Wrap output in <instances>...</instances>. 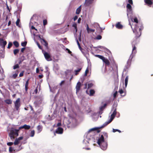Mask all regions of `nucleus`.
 Segmentation results:
<instances>
[{"instance_id": "nucleus-51", "label": "nucleus", "mask_w": 153, "mask_h": 153, "mask_svg": "<svg viewBox=\"0 0 153 153\" xmlns=\"http://www.w3.org/2000/svg\"><path fill=\"white\" fill-rule=\"evenodd\" d=\"M78 19V16H75L73 18L74 21H75Z\"/></svg>"}, {"instance_id": "nucleus-36", "label": "nucleus", "mask_w": 153, "mask_h": 153, "mask_svg": "<svg viewBox=\"0 0 153 153\" xmlns=\"http://www.w3.org/2000/svg\"><path fill=\"white\" fill-rule=\"evenodd\" d=\"M19 52V49H15L13 50V53L14 55H16Z\"/></svg>"}, {"instance_id": "nucleus-39", "label": "nucleus", "mask_w": 153, "mask_h": 153, "mask_svg": "<svg viewBox=\"0 0 153 153\" xmlns=\"http://www.w3.org/2000/svg\"><path fill=\"white\" fill-rule=\"evenodd\" d=\"M27 44V42L26 41H25L24 42H22L21 43V45L23 47H25Z\"/></svg>"}, {"instance_id": "nucleus-14", "label": "nucleus", "mask_w": 153, "mask_h": 153, "mask_svg": "<svg viewBox=\"0 0 153 153\" xmlns=\"http://www.w3.org/2000/svg\"><path fill=\"white\" fill-rule=\"evenodd\" d=\"M126 8L128 12V13L129 14V13L132 10V7L130 4H128L127 5ZM127 14L128 15V14Z\"/></svg>"}, {"instance_id": "nucleus-52", "label": "nucleus", "mask_w": 153, "mask_h": 153, "mask_svg": "<svg viewBox=\"0 0 153 153\" xmlns=\"http://www.w3.org/2000/svg\"><path fill=\"white\" fill-rule=\"evenodd\" d=\"M128 2L129 3V4H133V1L132 0H128Z\"/></svg>"}, {"instance_id": "nucleus-56", "label": "nucleus", "mask_w": 153, "mask_h": 153, "mask_svg": "<svg viewBox=\"0 0 153 153\" xmlns=\"http://www.w3.org/2000/svg\"><path fill=\"white\" fill-rule=\"evenodd\" d=\"M31 28L32 29H34L36 30L37 31V29H36L35 27L33 26H32L31 27Z\"/></svg>"}, {"instance_id": "nucleus-4", "label": "nucleus", "mask_w": 153, "mask_h": 153, "mask_svg": "<svg viewBox=\"0 0 153 153\" xmlns=\"http://www.w3.org/2000/svg\"><path fill=\"white\" fill-rule=\"evenodd\" d=\"M116 110L117 109L116 108H115L112 114L111 115V117L110 120L108 122H105L103 124V125L101 127V128H103L106 126L112 121L117 114Z\"/></svg>"}, {"instance_id": "nucleus-16", "label": "nucleus", "mask_w": 153, "mask_h": 153, "mask_svg": "<svg viewBox=\"0 0 153 153\" xmlns=\"http://www.w3.org/2000/svg\"><path fill=\"white\" fill-rule=\"evenodd\" d=\"M94 0H85V4L86 6H88L92 4Z\"/></svg>"}, {"instance_id": "nucleus-43", "label": "nucleus", "mask_w": 153, "mask_h": 153, "mask_svg": "<svg viewBox=\"0 0 153 153\" xmlns=\"http://www.w3.org/2000/svg\"><path fill=\"white\" fill-rule=\"evenodd\" d=\"M43 24L44 26H45L47 24V19H44L43 20Z\"/></svg>"}, {"instance_id": "nucleus-12", "label": "nucleus", "mask_w": 153, "mask_h": 153, "mask_svg": "<svg viewBox=\"0 0 153 153\" xmlns=\"http://www.w3.org/2000/svg\"><path fill=\"white\" fill-rule=\"evenodd\" d=\"M63 129L61 127H58L56 130L55 133L58 134H62L63 132Z\"/></svg>"}, {"instance_id": "nucleus-34", "label": "nucleus", "mask_w": 153, "mask_h": 153, "mask_svg": "<svg viewBox=\"0 0 153 153\" xmlns=\"http://www.w3.org/2000/svg\"><path fill=\"white\" fill-rule=\"evenodd\" d=\"M20 22V19H17V20L16 22V24L17 26L19 27H20V25L19 24Z\"/></svg>"}, {"instance_id": "nucleus-8", "label": "nucleus", "mask_w": 153, "mask_h": 153, "mask_svg": "<svg viewBox=\"0 0 153 153\" xmlns=\"http://www.w3.org/2000/svg\"><path fill=\"white\" fill-rule=\"evenodd\" d=\"M7 44V42L6 41H4L3 39H0V45L2 48H5Z\"/></svg>"}, {"instance_id": "nucleus-45", "label": "nucleus", "mask_w": 153, "mask_h": 153, "mask_svg": "<svg viewBox=\"0 0 153 153\" xmlns=\"http://www.w3.org/2000/svg\"><path fill=\"white\" fill-rule=\"evenodd\" d=\"M119 92L120 94H122L124 92L123 90L122 89H120L119 91Z\"/></svg>"}, {"instance_id": "nucleus-11", "label": "nucleus", "mask_w": 153, "mask_h": 153, "mask_svg": "<svg viewBox=\"0 0 153 153\" xmlns=\"http://www.w3.org/2000/svg\"><path fill=\"white\" fill-rule=\"evenodd\" d=\"M102 61L105 63V68L106 66H109L110 62L107 59L104 57Z\"/></svg>"}, {"instance_id": "nucleus-19", "label": "nucleus", "mask_w": 153, "mask_h": 153, "mask_svg": "<svg viewBox=\"0 0 153 153\" xmlns=\"http://www.w3.org/2000/svg\"><path fill=\"white\" fill-rule=\"evenodd\" d=\"M29 79H28L26 81L25 84V90L26 91H27L28 89V85H29Z\"/></svg>"}, {"instance_id": "nucleus-35", "label": "nucleus", "mask_w": 153, "mask_h": 153, "mask_svg": "<svg viewBox=\"0 0 153 153\" xmlns=\"http://www.w3.org/2000/svg\"><path fill=\"white\" fill-rule=\"evenodd\" d=\"M72 27L74 28L76 30V32L77 30L76 24L75 23H73L72 25Z\"/></svg>"}, {"instance_id": "nucleus-7", "label": "nucleus", "mask_w": 153, "mask_h": 153, "mask_svg": "<svg viewBox=\"0 0 153 153\" xmlns=\"http://www.w3.org/2000/svg\"><path fill=\"white\" fill-rule=\"evenodd\" d=\"M38 37L40 40L41 42L44 45L46 48H48V43L43 38H42L40 35L38 36Z\"/></svg>"}, {"instance_id": "nucleus-29", "label": "nucleus", "mask_w": 153, "mask_h": 153, "mask_svg": "<svg viewBox=\"0 0 153 153\" xmlns=\"http://www.w3.org/2000/svg\"><path fill=\"white\" fill-rule=\"evenodd\" d=\"M16 150V149H14V148H13L11 147H10L9 148V151L10 153H12L13 151H15Z\"/></svg>"}, {"instance_id": "nucleus-49", "label": "nucleus", "mask_w": 153, "mask_h": 153, "mask_svg": "<svg viewBox=\"0 0 153 153\" xmlns=\"http://www.w3.org/2000/svg\"><path fill=\"white\" fill-rule=\"evenodd\" d=\"M88 72V68H87L85 71V76H86L87 75V74Z\"/></svg>"}, {"instance_id": "nucleus-63", "label": "nucleus", "mask_w": 153, "mask_h": 153, "mask_svg": "<svg viewBox=\"0 0 153 153\" xmlns=\"http://www.w3.org/2000/svg\"><path fill=\"white\" fill-rule=\"evenodd\" d=\"M30 109H31V111H33V108L32 106L31 105H30Z\"/></svg>"}, {"instance_id": "nucleus-24", "label": "nucleus", "mask_w": 153, "mask_h": 153, "mask_svg": "<svg viewBox=\"0 0 153 153\" xmlns=\"http://www.w3.org/2000/svg\"><path fill=\"white\" fill-rule=\"evenodd\" d=\"M81 11V6H79L78 8H77L76 11V14H79L80 13Z\"/></svg>"}, {"instance_id": "nucleus-20", "label": "nucleus", "mask_w": 153, "mask_h": 153, "mask_svg": "<svg viewBox=\"0 0 153 153\" xmlns=\"http://www.w3.org/2000/svg\"><path fill=\"white\" fill-rule=\"evenodd\" d=\"M25 57L24 56H22L21 58H19V64H20L22 63V62L25 60Z\"/></svg>"}, {"instance_id": "nucleus-50", "label": "nucleus", "mask_w": 153, "mask_h": 153, "mask_svg": "<svg viewBox=\"0 0 153 153\" xmlns=\"http://www.w3.org/2000/svg\"><path fill=\"white\" fill-rule=\"evenodd\" d=\"M25 48H21V51L22 53H23L24 52V51L25 50Z\"/></svg>"}, {"instance_id": "nucleus-33", "label": "nucleus", "mask_w": 153, "mask_h": 153, "mask_svg": "<svg viewBox=\"0 0 153 153\" xmlns=\"http://www.w3.org/2000/svg\"><path fill=\"white\" fill-rule=\"evenodd\" d=\"M35 131L34 130L31 131L30 134V136L31 137H33L34 136Z\"/></svg>"}, {"instance_id": "nucleus-55", "label": "nucleus", "mask_w": 153, "mask_h": 153, "mask_svg": "<svg viewBox=\"0 0 153 153\" xmlns=\"http://www.w3.org/2000/svg\"><path fill=\"white\" fill-rule=\"evenodd\" d=\"M133 53H132L130 56V57L129 58V59H131L133 58Z\"/></svg>"}, {"instance_id": "nucleus-46", "label": "nucleus", "mask_w": 153, "mask_h": 153, "mask_svg": "<svg viewBox=\"0 0 153 153\" xmlns=\"http://www.w3.org/2000/svg\"><path fill=\"white\" fill-rule=\"evenodd\" d=\"M18 74H15L13 75V78L15 79L17 76Z\"/></svg>"}, {"instance_id": "nucleus-48", "label": "nucleus", "mask_w": 153, "mask_h": 153, "mask_svg": "<svg viewBox=\"0 0 153 153\" xmlns=\"http://www.w3.org/2000/svg\"><path fill=\"white\" fill-rule=\"evenodd\" d=\"M13 144V142H8L7 143V144L8 146H11Z\"/></svg>"}, {"instance_id": "nucleus-64", "label": "nucleus", "mask_w": 153, "mask_h": 153, "mask_svg": "<svg viewBox=\"0 0 153 153\" xmlns=\"http://www.w3.org/2000/svg\"><path fill=\"white\" fill-rule=\"evenodd\" d=\"M39 70L38 68H37L36 69V73H39Z\"/></svg>"}, {"instance_id": "nucleus-30", "label": "nucleus", "mask_w": 153, "mask_h": 153, "mask_svg": "<svg viewBox=\"0 0 153 153\" xmlns=\"http://www.w3.org/2000/svg\"><path fill=\"white\" fill-rule=\"evenodd\" d=\"M82 69L81 68H79L77 70H75L74 72H75V74L77 75L78 73Z\"/></svg>"}, {"instance_id": "nucleus-1", "label": "nucleus", "mask_w": 153, "mask_h": 153, "mask_svg": "<svg viewBox=\"0 0 153 153\" xmlns=\"http://www.w3.org/2000/svg\"><path fill=\"white\" fill-rule=\"evenodd\" d=\"M134 22L137 23L135 25L134 35L136 38L139 37L141 34V30L143 29V27L141 22L139 21L136 17H134Z\"/></svg>"}, {"instance_id": "nucleus-40", "label": "nucleus", "mask_w": 153, "mask_h": 153, "mask_svg": "<svg viewBox=\"0 0 153 153\" xmlns=\"http://www.w3.org/2000/svg\"><path fill=\"white\" fill-rule=\"evenodd\" d=\"M36 44L39 47V48L41 50H43L42 49V47L40 45L39 43L38 42H36Z\"/></svg>"}, {"instance_id": "nucleus-26", "label": "nucleus", "mask_w": 153, "mask_h": 153, "mask_svg": "<svg viewBox=\"0 0 153 153\" xmlns=\"http://www.w3.org/2000/svg\"><path fill=\"white\" fill-rule=\"evenodd\" d=\"M13 44L16 48L18 47L19 46V44L18 42L16 41H14L13 42Z\"/></svg>"}, {"instance_id": "nucleus-59", "label": "nucleus", "mask_w": 153, "mask_h": 153, "mask_svg": "<svg viewBox=\"0 0 153 153\" xmlns=\"http://www.w3.org/2000/svg\"><path fill=\"white\" fill-rule=\"evenodd\" d=\"M81 20V19L80 18H79L78 19V23H80Z\"/></svg>"}, {"instance_id": "nucleus-53", "label": "nucleus", "mask_w": 153, "mask_h": 153, "mask_svg": "<svg viewBox=\"0 0 153 153\" xmlns=\"http://www.w3.org/2000/svg\"><path fill=\"white\" fill-rule=\"evenodd\" d=\"M23 138L22 137H20L17 138V139L19 141L20 140H22Z\"/></svg>"}, {"instance_id": "nucleus-38", "label": "nucleus", "mask_w": 153, "mask_h": 153, "mask_svg": "<svg viewBox=\"0 0 153 153\" xmlns=\"http://www.w3.org/2000/svg\"><path fill=\"white\" fill-rule=\"evenodd\" d=\"M102 38V36L100 35H98L95 38V39L97 40H100Z\"/></svg>"}, {"instance_id": "nucleus-15", "label": "nucleus", "mask_w": 153, "mask_h": 153, "mask_svg": "<svg viewBox=\"0 0 153 153\" xmlns=\"http://www.w3.org/2000/svg\"><path fill=\"white\" fill-rule=\"evenodd\" d=\"M144 1L145 3L150 7L153 4L152 1L151 0H144Z\"/></svg>"}, {"instance_id": "nucleus-17", "label": "nucleus", "mask_w": 153, "mask_h": 153, "mask_svg": "<svg viewBox=\"0 0 153 153\" xmlns=\"http://www.w3.org/2000/svg\"><path fill=\"white\" fill-rule=\"evenodd\" d=\"M100 128H91L90 129L89 131H88V133H90V132L92 131H97V132L98 133H99L100 132V131L99 130V129H100Z\"/></svg>"}, {"instance_id": "nucleus-47", "label": "nucleus", "mask_w": 153, "mask_h": 153, "mask_svg": "<svg viewBox=\"0 0 153 153\" xmlns=\"http://www.w3.org/2000/svg\"><path fill=\"white\" fill-rule=\"evenodd\" d=\"M117 91H116L113 94V96L114 98H115L116 97L117 95Z\"/></svg>"}, {"instance_id": "nucleus-22", "label": "nucleus", "mask_w": 153, "mask_h": 153, "mask_svg": "<svg viewBox=\"0 0 153 153\" xmlns=\"http://www.w3.org/2000/svg\"><path fill=\"white\" fill-rule=\"evenodd\" d=\"M37 129L38 131V133H39L42 130V127L41 126L39 125L37 127Z\"/></svg>"}, {"instance_id": "nucleus-54", "label": "nucleus", "mask_w": 153, "mask_h": 153, "mask_svg": "<svg viewBox=\"0 0 153 153\" xmlns=\"http://www.w3.org/2000/svg\"><path fill=\"white\" fill-rule=\"evenodd\" d=\"M66 50L68 51V52L70 54H71L72 53V52L68 49L67 48Z\"/></svg>"}, {"instance_id": "nucleus-31", "label": "nucleus", "mask_w": 153, "mask_h": 153, "mask_svg": "<svg viewBox=\"0 0 153 153\" xmlns=\"http://www.w3.org/2000/svg\"><path fill=\"white\" fill-rule=\"evenodd\" d=\"M107 105V104L106 103L103 106H101L100 108V110L101 111H102L104 108H105Z\"/></svg>"}, {"instance_id": "nucleus-62", "label": "nucleus", "mask_w": 153, "mask_h": 153, "mask_svg": "<svg viewBox=\"0 0 153 153\" xmlns=\"http://www.w3.org/2000/svg\"><path fill=\"white\" fill-rule=\"evenodd\" d=\"M61 123H58L57 124V126H61Z\"/></svg>"}, {"instance_id": "nucleus-10", "label": "nucleus", "mask_w": 153, "mask_h": 153, "mask_svg": "<svg viewBox=\"0 0 153 153\" xmlns=\"http://www.w3.org/2000/svg\"><path fill=\"white\" fill-rule=\"evenodd\" d=\"M81 86V82H78L76 85V93H77L79 92L80 91V88Z\"/></svg>"}, {"instance_id": "nucleus-23", "label": "nucleus", "mask_w": 153, "mask_h": 153, "mask_svg": "<svg viewBox=\"0 0 153 153\" xmlns=\"http://www.w3.org/2000/svg\"><path fill=\"white\" fill-rule=\"evenodd\" d=\"M101 135H103V137H105V140L106 139H107L108 137V134L107 133L105 132H103V134Z\"/></svg>"}, {"instance_id": "nucleus-61", "label": "nucleus", "mask_w": 153, "mask_h": 153, "mask_svg": "<svg viewBox=\"0 0 153 153\" xmlns=\"http://www.w3.org/2000/svg\"><path fill=\"white\" fill-rule=\"evenodd\" d=\"M43 76V75H39V77L40 79L42 78Z\"/></svg>"}, {"instance_id": "nucleus-60", "label": "nucleus", "mask_w": 153, "mask_h": 153, "mask_svg": "<svg viewBox=\"0 0 153 153\" xmlns=\"http://www.w3.org/2000/svg\"><path fill=\"white\" fill-rule=\"evenodd\" d=\"M34 92L35 93V94H36L38 92V89L37 88H36V89L34 91Z\"/></svg>"}, {"instance_id": "nucleus-13", "label": "nucleus", "mask_w": 153, "mask_h": 153, "mask_svg": "<svg viewBox=\"0 0 153 153\" xmlns=\"http://www.w3.org/2000/svg\"><path fill=\"white\" fill-rule=\"evenodd\" d=\"M30 126L29 125H27L26 124L23 126H21L19 128V130L22 128H24L25 129L28 130L30 129Z\"/></svg>"}, {"instance_id": "nucleus-21", "label": "nucleus", "mask_w": 153, "mask_h": 153, "mask_svg": "<svg viewBox=\"0 0 153 153\" xmlns=\"http://www.w3.org/2000/svg\"><path fill=\"white\" fill-rule=\"evenodd\" d=\"M87 31L88 33H89L90 32H94L95 31V30L90 29L89 28L88 25H87Z\"/></svg>"}, {"instance_id": "nucleus-18", "label": "nucleus", "mask_w": 153, "mask_h": 153, "mask_svg": "<svg viewBox=\"0 0 153 153\" xmlns=\"http://www.w3.org/2000/svg\"><path fill=\"white\" fill-rule=\"evenodd\" d=\"M116 27L117 28L119 29H121L123 27V25L120 23V22H118L116 25Z\"/></svg>"}, {"instance_id": "nucleus-37", "label": "nucleus", "mask_w": 153, "mask_h": 153, "mask_svg": "<svg viewBox=\"0 0 153 153\" xmlns=\"http://www.w3.org/2000/svg\"><path fill=\"white\" fill-rule=\"evenodd\" d=\"M19 143V141L17 139H16L14 143V144L15 145H18Z\"/></svg>"}, {"instance_id": "nucleus-44", "label": "nucleus", "mask_w": 153, "mask_h": 153, "mask_svg": "<svg viewBox=\"0 0 153 153\" xmlns=\"http://www.w3.org/2000/svg\"><path fill=\"white\" fill-rule=\"evenodd\" d=\"M24 71H22V72H21L19 74V77H22L23 76L24 73Z\"/></svg>"}, {"instance_id": "nucleus-27", "label": "nucleus", "mask_w": 153, "mask_h": 153, "mask_svg": "<svg viewBox=\"0 0 153 153\" xmlns=\"http://www.w3.org/2000/svg\"><path fill=\"white\" fill-rule=\"evenodd\" d=\"M94 56L96 57L99 58L100 59H102V60L105 57H104L99 55H94Z\"/></svg>"}, {"instance_id": "nucleus-2", "label": "nucleus", "mask_w": 153, "mask_h": 153, "mask_svg": "<svg viewBox=\"0 0 153 153\" xmlns=\"http://www.w3.org/2000/svg\"><path fill=\"white\" fill-rule=\"evenodd\" d=\"M97 143L103 150H105L106 149L108 145L107 143L104 139L103 135H101L99 138L97 140Z\"/></svg>"}, {"instance_id": "nucleus-5", "label": "nucleus", "mask_w": 153, "mask_h": 153, "mask_svg": "<svg viewBox=\"0 0 153 153\" xmlns=\"http://www.w3.org/2000/svg\"><path fill=\"white\" fill-rule=\"evenodd\" d=\"M15 107L16 110L19 111V107L21 105L20 103V99L18 98L14 102Z\"/></svg>"}, {"instance_id": "nucleus-25", "label": "nucleus", "mask_w": 153, "mask_h": 153, "mask_svg": "<svg viewBox=\"0 0 153 153\" xmlns=\"http://www.w3.org/2000/svg\"><path fill=\"white\" fill-rule=\"evenodd\" d=\"M5 102L8 104H11L12 103V101L10 99H7L4 101Z\"/></svg>"}, {"instance_id": "nucleus-6", "label": "nucleus", "mask_w": 153, "mask_h": 153, "mask_svg": "<svg viewBox=\"0 0 153 153\" xmlns=\"http://www.w3.org/2000/svg\"><path fill=\"white\" fill-rule=\"evenodd\" d=\"M42 52L44 55L46 59L48 61L51 60V59L50 55L48 53L45 51L44 50H42Z\"/></svg>"}, {"instance_id": "nucleus-41", "label": "nucleus", "mask_w": 153, "mask_h": 153, "mask_svg": "<svg viewBox=\"0 0 153 153\" xmlns=\"http://www.w3.org/2000/svg\"><path fill=\"white\" fill-rule=\"evenodd\" d=\"M19 66L18 64L15 65L13 67V69H16V68H19Z\"/></svg>"}, {"instance_id": "nucleus-57", "label": "nucleus", "mask_w": 153, "mask_h": 153, "mask_svg": "<svg viewBox=\"0 0 153 153\" xmlns=\"http://www.w3.org/2000/svg\"><path fill=\"white\" fill-rule=\"evenodd\" d=\"M64 82H65V81L64 80L62 81L61 82H60V86H61L62 85V84L64 83Z\"/></svg>"}, {"instance_id": "nucleus-28", "label": "nucleus", "mask_w": 153, "mask_h": 153, "mask_svg": "<svg viewBox=\"0 0 153 153\" xmlns=\"http://www.w3.org/2000/svg\"><path fill=\"white\" fill-rule=\"evenodd\" d=\"M95 93V91L94 90L91 89L90 91V96H93L94 94Z\"/></svg>"}, {"instance_id": "nucleus-9", "label": "nucleus", "mask_w": 153, "mask_h": 153, "mask_svg": "<svg viewBox=\"0 0 153 153\" xmlns=\"http://www.w3.org/2000/svg\"><path fill=\"white\" fill-rule=\"evenodd\" d=\"M128 21L129 24L131 26V28H132L133 31L134 32V30L133 29L132 25H133L134 22V18L133 16H130V17L128 19Z\"/></svg>"}, {"instance_id": "nucleus-3", "label": "nucleus", "mask_w": 153, "mask_h": 153, "mask_svg": "<svg viewBox=\"0 0 153 153\" xmlns=\"http://www.w3.org/2000/svg\"><path fill=\"white\" fill-rule=\"evenodd\" d=\"M19 130V129H18L14 128L11 129L9 134V136L11 139H14L16 137L18 136V132Z\"/></svg>"}, {"instance_id": "nucleus-42", "label": "nucleus", "mask_w": 153, "mask_h": 153, "mask_svg": "<svg viewBox=\"0 0 153 153\" xmlns=\"http://www.w3.org/2000/svg\"><path fill=\"white\" fill-rule=\"evenodd\" d=\"M12 45H13V44L11 42H9L8 44L7 48L8 49H10L12 47Z\"/></svg>"}, {"instance_id": "nucleus-58", "label": "nucleus", "mask_w": 153, "mask_h": 153, "mask_svg": "<svg viewBox=\"0 0 153 153\" xmlns=\"http://www.w3.org/2000/svg\"><path fill=\"white\" fill-rule=\"evenodd\" d=\"M118 131V129H113V132H115L116 131Z\"/></svg>"}, {"instance_id": "nucleus-32", "label": "nucleus", "mask_w": 153, "mask_h": 153, "mask_svg": "<svg viewBox=\"0 0 153 153\" xmlns=\"http://www.w3.org/2000/svg\"><path fill=\"white\" fill-rule=\"evenodd\" d=\"M128 76H127L125 80V86L126 87L127 86V84H128Z\"/></svg>"}]
</instances>
